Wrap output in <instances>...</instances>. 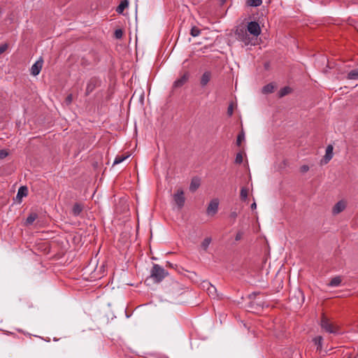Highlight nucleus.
<instances>
[{
	"mask_svg": "<svg viewBox=\"0 0 358 358\" xmlns=\"http://www.w3.org/2000/svg\"><path fill=\"white\" fill-rule=\"evenodd\" d=\"M222 2H224V1H226V0H222Z\"/></svg>",
	"mask_w": 358,
	"mask_h": 358,
	"instance_id": "ea45409f",
	"label": "nucleus"
},
{
	"mask_svg": "<svg viewBox=\"0 0 358 358\" xmlns=\"http://www.w3.org/2000/svg\"><path fill=\"white\" fill-rule=\"evenodd\" d=\"M237 216H238V214H237V213H236V211H233V212H231V213H230V215H229V217H230L231 218H232L233 220H236V218L237 217Z\"/></svg>",
	"mask_w": 358,
	"mask_h": 358,
	"instance_id": "e433bc0d",
	"label": "nucleus"
},
{
	"mask_svg": "<svg viewBox=\"0 0 358 358\" xmlns=\"http://www.w3.org/2000/svg\"><path fill=\"white\" fill-rule=\"evenodd\" d=\"M333 150L334 147L331 145H329L326 148L325 155L324 157L325 163H328L333 157Z\"/></svg>",
	"mask_w": 358,
	"mask_h": 358,
	"instance_id": "ddd939ff",
	"label": "nucleus"
},
{
	"mask_svg": "<svg viewBox=\"0 0 358 358\" xmlns=\"http://www.w3.org/2000/svg\"><path fill=\"white\" fill-rule=\"evenodd\" d=\"M211 78V73L210 71H205L201 77L200 80V84L201 87H205L210 82Z\"/></svg>",
	"mask_w": 358,
	"mask_h": 358,
	"instance_id": "f8f14e48",
	"label": "nucleus"
},
{
	"mask_svg": "<svg viewBox=\"0 0 358 358\" xmlns=\"http://www.w3.org/2000/svg\"><path fill=\"white\" fill-rule=\"evenodd\" d=\"M248 196V189L246 187L241 189L240 197L242 201H246Z\"/></svg>",
	"mask_w": 358,
	"mask_h": 358,
	"instance_id": "5701e85b",
	"label": "nucleus"
},
{
	"mask_svg": "<svg viewBox=\"0 0 358 358\" xmlns=\"http://www.w3.org/2000/svg\"><path fill=\"white\" fill-rule=\"evenodd\" d=\"M235 162L238 164H240L243 162V155L241 152H238L236 154V156L235 158Z\"/></svg>",
	"mask_w": 358,
	"mask_h": 358,
	"instance_id": "c756f323",
	"label": "nucleus"
},
{
	"mask_svg": "<svg viewBox=\"0 0 358 358\" xmlns=\"http://www.w3.org/2000/svg\"><path fill=\"white\" fill-rule=\"evenodd\" d=\"M38 215L36 213H31L27 217L26 224L28 225L31 224L37 218Z\"/></svg>",
	"mask_w": 358,
	"mask_h": 358,
	"instance_id": "b1692460",
	"label": "nucleus"
},
{
	"mask_svg": "<svg viewBox=\"0 0 358 358\" xmlns=\"http://www.w3.org/2000/svg\"><path fill=\"white\" fill-rule=\"evenodd\" d=\"M248 5L252 7H257L262 3V0H248Z\"/></svg>",
	"mask_w": 358,
	"mask_h": 358,
	"instance_id": "a878e982",
	"label": "nucleus"
},
{
	"mask_svg": "<svg viewBox=\"0 0 358 358\" xmlns=\"http://www.w3.org/2000/svg\"><path fill=\"white\" fill-rule=\"evenodd\" d=\"M346 203L344 201L341 200L338 201L332 208V213L337 215L345 210Z\"/></svg>",
	"mask_w": 358,
	"mask_h": 358,
	"instance_id": "9d476101",
	"label": "nucleus"
},
{
	"mask_svg": "<svg viewBox=\"0 0 358 358\" xmlns=\"http://www.w3.org/2000/svg\"><path fill=\"white\" fill-rule=\"evenodd\" d=\"M7 48H8V45L6 43L0 45V55L3 53L6 50Z\"/></svg>",
	"mask_w": 358,
	"mask_h": 358,
	"instance_id": "f704fd0d",
	"label": "nucleus"
},
{
	"mask_svg": "<svg viewBox=\"0 0 358 358\" xmlns=\"http://www.w3.org/2000/svg\"><path fill=\"white\" fill-rule=\"evenodd\" d=\"M83 210V206L81 203H76L73 205L71 210V213L73 216H78Z\"/></svg>",
	"mask_w": 358,
	"mask_h": 358,
	"instance_id": "4468645a",
	"label": "nucleus"
},
{
	"mask_svg": "<svg viewBox=\"0 0 358 358\" xmlns=\"http://www.w3.org/2000/svg\"><path fill=\"white\" fill-rule=\"evenodd\" d=\"M129 157V155H126V156L117 155V156H116V157L115 158V160L113 162V165L120 164L121 162L124 161L126 159H127Z\"/></svg>",
	"mask_w": 358,
	"mask_h": 358,
	"instance_id": "393cba45",
	"label": "nucleus"
},
{
	"mask_svg": "<svg viewBox=\"0 0 358 358\" xmlns=\"http://www.w3.org/2000/svg\"><path fill=\"white\" fill-rule=\"evenodd\" d=\"M245 139V134H244V131H241L238 136H237V140H236V144L238 146L241 145V142Z\"/></svg>",
	"mask_w": 358,
	"mask_h": 358,
	"instance_id": "c85d7f7f",
	"label": "nucleus"
},
{
	"mask_svg": "<svg viewBox=\"0 0 358 358\" xmlns=\"http://www.w3.org/2000/svg\"><path fill=\"white\" fill-rule=\"evenodd\" d=\"M167 275L168 272L159 264H154L150 271V278L155 282H161Z\"/></svg>",
	"mask_w": 358,
	"mask_h": 358,
	"instance_id": "f257e3e1",
	"label": "nucleus"
},
{
	"mask_svg": "<svg viewBox=\"0 0 358 358\" xmlns=\"http://www.w3.org/2000/svg\"><path fill=\"white\" fill-rule=\"evenodd\" d=\"M292 92V89L289 87H284L280 90L278 92L279 97H283Z\"/></svg>",
	"mask_w": 358,
	"mask_h": 358,
	"instance_id": "aec40b11",
	"label": "nucleus"
},
{
	"mask_svg": "<svg viewBox=\"0 0 358 358\" xmlns=\"http://www.w3.org/2000/svg\"><path fill=\"white\" fill-rule=\"evenodd\" d=\"M273 90H274L273 85L272 83H269L263 87L262 92L264 94H269V93H272L273 92Z\"/></svg>",
	"mask_w": 358,
	"mask_h": 358,
	"instance_id": "412c9836",
	"label": "nucleus"
},
{
	"mask_svg": "<svg viewBox=\"0 0 358 358\" xmlns=\"http://www.w3.org/2000/svg\"><path fill=\"white\" fill-rule=\"evenodd\" d=\"M348 78L350 80L358 79V69L350 71L348 74Z\"/></svg>",
	"mask_w": 358,
	"mask_h": 358,
	"instance_id": "4be33fe9",
	"label": "nucleus"
},
{
	"mask_svg": "<svg viewBox=\"0 0 358 358\" xmlns=\"http://www.w3.org/2000/svg\"><path fill=\"white\" fill-rule=\"evenodd\" d=\"M341 278L340 276H336L333 278L331 281L329 282L328 285L329 287H338L341 283Z\"/></svg>",
	"mask_w": 358,
	"mask_h": 358,
	"instance_id": "f3484780",
	"label": "nucleus"
},
{
	"mask_svg": "<svg viewBox=\"0 0 358 358\" xmlns=\"http://www.w3.org/2000/svg\"><path fill=\"white\" fill-rule=\"evenodd\" d=\"M96 87V81L94 78H91L87 83L85 95L88 96L90 93H92Z\"/></svg>",
	"mask_w": 358,
	"mask_h": 358,
	"instance_id": "9b49d317",
	"label": "nucleus"
},
{
	"mask_svg": "<svg viewBox=\"0 0 358 358\" xmlns=\"http://www.w3.org/2000/svg\"><path fill=\"white\" fill-rule=\"evenodd\" d=\"M256 208H257V204H256V203H255V202L252 203L251 204V208H252V210L256 209Z\"/></svg>",
	"mask_w": 358,
	"mask_h": 358,
	"instance_id": "58836bf2",
	"label": "nucleus"
},
{
	"mask_svg": "<svg viewBox=\"0 0 358 358\" xmlns=\"http://www.w3.org/2000/svg\"><path fill=\"white\" fill-rule=\"evenodd\" d=\"M200 33L201 30L195 26L192 27L190 30V34L194 37L198 36L200 34Z\"/></svg>",
	"mask_w": 358,
	"mask_h": 358,
	"instance_id": "cd10ccee",
	"label": "nucleus"
},
{
	"mask_svg": "<svg viewBox=\"0 0 358 358\" xmlns=\"http://www.w3.org/2000/svg\"><path fill=\"white\" fill-rule=\"evenodd\" d=\"M123 32L121 29H116L115 31V36L116 38H121L122 37Z\"/></svg>",
	"mask_w": 358,
	"mask_h": 358,
	"instance_id": "7c9ffc66",
	"label": "nucleus"
},
{
	"mask_svg": "<svg viewBox=\"0 0 358 358\" xmlns=\"http://www.w3.org/2000/svg\"><path fill=\"white\" fill-rule=\"evenodd\" d=\"M189 74L188 72H185L183 75H182L179 78L176 79L173 84V88H179L183 86L189 80Z\"/></svg>",
	"mask_w": 358,
	"mask_h": 358,
	"instance_id": "1a4fd4ad",
	"label": "nucleus"
},
{
	"mask_svg": "<svg viewBox=\"0 0 358 358\" xmlns=\"http://www.w3.org/2000/svg\"><path fill=\"white\" fill-rule=\"evenodd\" d=\"M211 242V238H206L203 242L201 243V248L204 250H207L210 243Z\"/></svg>",
	"mask_w": 358,
	"mask_h": 358,
	"instance_id": "bb28decb",
	"label": "nucleus"
},
{
	"mask_svg": "<svg viewBox=\"0 0 358 358\" xmlns=\"http://www.w3.org/2000/svg\"><path fill=\"white\" fill-rule=\"evenodd\" d=\"M233 113H234L233 105L230 104L227 108V115L229 116H231L233 115Z\"/></svg>",
	"mask_w": 358,
	"mask_h": 358,
	"instance_id": "473e14b6",
	"label": "nucleus"
},
{
	"mask_svg": "<svg viewBox=\"0 0 358 358\" xmlns=\"http://www.w3.org/2000/svg\"><path fill=\"white\" fill-rule=\"evenodd\" d=\"M73 100V95L71 94H69L66 98V104L69 105L72 102Z\"/></svg>",
	"mask_w": 358,
	"mask_h": 358,
	"instance_id": "72a5a7b5",
	"label": "nucleus"
},
{
	"mask_svg": "<svg viewBox=\"0 0 358 358\" xmlns=\"http://www.w3.org/2000/svg\"><path fill=\"white\" fill-rule=\"evenodd\" d=\"M218 206H219V201L217 199H214L210 201L209 203L206 213L208 215L213 216L215 215L217 210H218Z\"/></svg>",
	"mask_w": 358,
	"mask_h": 358,
	"instance_id": "423d86ee",
	"label": "nucleus"
},
{
	"mask_svg": "<svg viewBox=\"0 0 358 358\" xmlns=\"http://www.w3.org/2000/svg\"><path fill=\"white\" fill-rule=\"evenodd\" d=\"M236 38L241 41L245 45L252 44V38L248 34V31L243 27H238L235 31Z\"/></svg>",
	"mask_w": 358,
	"mask_h": 358,
	"instance_id": "f03ea898",
	"label": "nucleus"
},
{
	"mask_svg": "<svg viewBox=\"0 0 358 358\" xmlns=\"http://www.w3.org/2000/svg\"><path fill=\"white\" fill-rule=\"evenodd\" d=\"M203 286L206 288L208 294L213 299L220 298L219 294L217 292V289L210 282L204 281Z\"/></svg>",
	"mask_w": 358,
	"mask_h": 358,
	"instance_id": "0eeeda50",
	"label": "nucleus"
},
{
	"mask_svg": "<svg viewBox=\"0 0 358 358\" xmlns=\"http://www.w3.org/2000/svg\"><path fill=\"white\" fill-rule=\"evenodd\" d=\"M348 358H350V357H348Z\"/></svg>",
	"mask_w": 358,
	"mask_h": 358,
	"instance_id": "a19ab883",
	"label": "nucleus"
},
{
	"mask_svg": "<svg viewBox=\"0 0 358 358\" xmlns=\"http://www.w3.org/2000/svg\"><path fill=\"white\" fill-rule=\"evenodd\" d=\"M129 1L127 0H123L120 2V5L116 8V12L119 14H122L124 10L128 7Z\"/></svg>",
	"mask_w": 358,
	"mask_h": 358,
	"instance_id": "dca6fc26",
	"label": "nucleus"
},
{
	"mask_svg": "<svg viewBox=\"0 0 358 358\" xmlns=\"http://www.w3.org/2000/svg\"><path fill=\"white\" fill-rule=\"evenodd\" d=\"M246 30L254 37H257L261 34L260 26L259 23L255 21L248 22Z\"/></svg>",
	"mask_w": 358,
	"mask_h": 358,
	"instance_id": "39448f33",
	"label": "nucleus"
},
{
	"mask_svg": "<svg viewBox=\"0 0 358 358\" xmlns=\"http://www.w3.org/2000/svg\"><path fill=\"white\" fill-rule=\"evenodd\" d=\"M241 238H242V233L238 232V233H237V234L236 235L235 240H236V241H239V240H241Z\"/></svg>",
	"mask_w": 358,
	"mask_h": 358,
	"instance_id": "4c0bfd02",
	"label": "nucleus"
},
{
	"mask_svg": "<svg viewBox=\"0 0 358 358\" xmlns=\"http://www.w3.org/2000/svg\"><path fill=\"white\" fill-rule=\"evenodd\" d=\"M309 170V166L308 165H303L301 167V171L302 173H306Z\"/></svg>",
	"mask_w": 358,
	"mask_h": 358,
	"instance_id": "c9c22d12",
	"label": "nucleus"
},
{
	"mask_svg": "<svg viewBox=\"0 0 358 358\" xmlns=\"http://www.w3.org/2000/svg\"><path fill=\"white\" fill-rule=\"evenodd\" d=\"M320 326L322 329L329 334H338L339 330L337 326L334 325L324 315L321 319Z\"/></svg>",
	"mask_w": 358,
	"mask_h": 358,
	"instance_id": "7ed1b4c3",
	"label": "nucleus"
},
{
	"mask_svg": "<svg viewBox=\"0 0 358 358\" xmlns=\"http://www.w3.org/2000/svg\"><path fill=\"white\" fill-rule=\"evenodd\" d=\"M8 153L5 150H0V159H4L8 156Z\"/></svg>",
	"mask_w": 358,
	"mask_h": 358,
	"instance_id": "2f4dec72",
	"label": "nucleus"
},
{
	"mask_svg": "<svg viewBox=\"0 0 358 358\" xmlns=\"http://www.w3.org/2000/svg\"><path fill=\"white\" fill-rule=\"evenodd\" d=\"M28 194V189L27 187L25 186H21L17 191V198H22L24 196H27Z\"/></svg>",
	"mask_w": 358,
	"mask_h": 358,
	"instance_id": "6ab92c4d",
	"label": "nucleus"
},
{
	"mask_svg": "<svg viewBox=\"0 0 358 358\" xmlns=\"http://www.w3.org/2000/svg\"><path fill=\"white\" fill-rule=\"evenodd\" d=\"M314 344L317 346V350H320L322 348L323 338L321 336H316L313 339Z\"/></svg>",
	"mask_w": 358,
	"mask_h": 358,
	"instance_id": "a211bd4d",
	"label": "nucleus"
},
{
	"mask_svg": "<svg viewBox=\"0 0 358 358\" xmlns=\"http://www.w3.org/2000/svg\"><path fill=\"white\" fill-rule=\"evenodd\" d=\"M43 60L41 57L31 67V74L36 76H38L43 67Z\"/></svg>",
	"mask_w": 358,
	"mask_h": 358,
	"instance_id": "6e6552de",
	"label": "nucleus"
},
{
	"mask_svg": "<svg viewBox=\"0 0 358 358\" xmlns=\"http://www.w3.org/2000/svg\"><path fill=\"white\" fill-rule=\"evenodd\" d=\"M173 198L176 205L179 209H181L184 206L185 202L184 191L182 189H178L173 195Z\"/></svg>",
	"mask_w": 358,
	"mask_h": 358,
	"instance_id": "20e7f679",
	"label": "nucleus"
},
{
	"mask_svg": "<svg viewBox=\"0 0 358 358\" xmlns=\"http://www.w3.org/2000/svg\"><path fill=\"white\" fill-rule=\"evenodd\" d=\"M200 186V180L199 178H193L189 185V190L195 192Z\"/></svg>",
	"mask_w": 358,
	"mask_h": 358,
	"instance_id": "2eb2a0df",
	"label": "nucleus"
}]
</instances>
